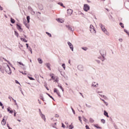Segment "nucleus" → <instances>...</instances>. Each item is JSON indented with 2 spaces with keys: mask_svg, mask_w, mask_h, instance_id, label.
<instances>
[{
  "mask_svg": "<svg viewBox=\"0 0 129 129\" xmlns=\"http://www.w3.org/2000/svg\"><path fill=\"white\" fill-rule=\"evenodd\" d=\"M5 71L6 73L9 74V75H11L12 74V70H11V68H10V66L8 63H5Z\"/></svg>",
  "mask_w": 129,
  "mask_h": 129,
  "instance_id": "nucleus-1",
  "label": "nucleus"
},
{
  "mask_svg": "<svg viewBox=\"0 0 129 129\" xmlns=\"http://www.w3.org/2000/svg\"><path fill=\"white\" fill-rule=\"evenodd\" d=\"M8 117H9L8 116H4L1 123L2 124H3V125H6V123H7V122L6 121V120H7V119H8Z\"/></svg>",
  "mask_w": 129,
  "mask_h": 129,
  "instance_id": "nucleus-2",
  "label": "nucleus"
},
{
  "mask_svg": "<svg viewBox=\"0 0 129 129\" xmlns=\"http://www.w3.org/2000/svg\"><path fill=\"white\" fill-rule=\"evenodd\" d=\"M89 10H90V6H89L87 4H84V11H85V12H88V11H89Z\"/></svg>",
  "mask_w": 129,
  "mask_h": 129,
  "instance_id": "nucleus-3",
  "label": "nucleus"
},
{
  "mask_svg": "<svg viewBox=\"0 0 129 129\" xmlns=\"http://www.w3.org/2000/svg\"><path fill=\"white\" fill-rule=\"evenodd\" d=\"M68 45L69 46V47L70 48L71 51L73 52L74 51V47L73 46V44L71 43L70 41L68 42Z\"/></svg>",
  "mask_w": 129,
  "mask_h": 129,
  "instance_id": "nucleus-4",
  "label": "nucleus"
},
{
  "mask_svg": "<svg viewBox=\"0 0 129 129\" xmlns=\"http://www.w3.org/2000/svg\"><path fill=\"white\" fill-rule=\"evenodd\" d=\"M100 54L101 55L102 57L106 56V51L104 49H102L100 51Z\"/></svg>",
  "mask_w": 129,
  "mask_h": 129,
  "instance_id": "nucleus-5",
  "label": "nucleus"
},
{
  "mask_svg": "<svg viewBox=\"0 0 129 129\" xmlns=\"http://www.w3.org/2000/svg\"><path fill=\"white\" fill-rule=\"evenodd\" d=\"M16 28L17 30H19L20 32H23V28H22V26H21V25H19L18 24H17Z\"/></svg>",
  "mask_w": 129,
  "mask_h": 129,
  "instance_id": "nucleus-6",
  "label": "nucleus"
},
{
  "mask_svg": "<svg viewBox=\"0 0 129 129\" xmlns=\"http://www.w3.org/2000/svg\"><path fill=\"white\" fill-rule=\"evenodd\" d=\"M90 31L91 33H92L93 32H95V33H96L95 29H94V27L93 26V25H90Z\"/></svg>",
  "mask_w": 129,
  "mask_h": 129,
  "instance_id": "nucleus-7",
  "label": "nucleus"
},
{
  "mask_svg": "<svg viewBox=\"0 0 129 129\" xmlns=\"http://www.w3.org/2000/svg\"><path fill=\"white\" fill-rule=\"evenodd\" d=\"M5 70H6V66L5 67H1L0 66V71L4 74L5 73Z\"/></svg>",
  "mask_w": 129,
  "mask_h": 129,
  "instance_id": "nucleus-8",
  "label": "nucleus"
},
{
  "mask_svg": "<svg viewBox=\"0 0 129 129\" xmlns=\"http://www.w3.org/2000/svg\"><path fill=\"white\" fill-rule=\"evenodd\" d=\"M78 69L80 71H83L84 68L83 67V66L82 65H79L78 66Z\"/></svg>",
  "mask_w": 129,
  "mask_h": 129,
  "instance_id": "nucleus-9",
  "label": "nucleus"
},
{
  "mask_svg": "<svg viewBox=\"0 0 129 129\" xmlns=\"http://www.w3.org/2000/svg\"><path fill=\"white\" fill-rule=\"evenodd\" d=\"M67 13L69 16H71L72 15V13H73V10L72 9H68Z\"/></svg>",
  "mask_w": 129,
  "mask_h": 129,
  "instance_id": "nucleus-10",
  "label": "nucleus"
},
{
  "mask_svg": "<svg viewBox=\"0 0 129 129\" xmlns=\"http://www.w3.org/2000/svg\"><path fill=\"white\" fill-rule=\"evenodd\" d=\"M96 83L95 82H94L92 83L91 85V87H98V83H97L96 85Z\"/></svg>",
  "mask_w": 129,
  "mask_h": 129,
  "instance_id": "nucleus-11",
  "label": "nucleus"
},
{
  "mask_svg": "<svg viewBox=\"0 0 129 129\" xmlns=\"http://www.w3.org/2000/svg\"><path fill=\"white\" fill-rule=\"evenodd\" d=\"M66 27L69 30V31H71V32L74 31V30H73L72 28H71L70 25H66Z\"/></svg>",
  "mask_w": 129,
  "mask_h": 129,
  "instance_id": "nucleus-12",
  "label": "nucleus"
},
{
  "mask_svg": "<svg viewBox=\"0 0 129 129\" xmlns=\"http://www.w3.org/2000/svg\"><path fill=\"white\" fill-rule=\"evenodd\" d=\"M99 26L100 27L102 31H103V30H104V29H105V27H104V25H103L102 24L100 23L99 24Z\"/></svg>",
  "mask_w": 129,
  "mask_h": 129,
  "instance_id": "nucleus-13",
  "label": "nucleus"
},
{
  "mask_svg": "<svg viewBox=\"0 0 129 129\" xmlns=\"http://www.w3.org/2000/svg\"><path fill=\"white\" fill-rule=\"evenodd\" d=\"M46 67L49 69V70H51V64L49 63H47L45 64Z\"/></svg>",
  "mask_w": 129,
  "mask_h": 129,
  "instance_id": "nucleus-14",
  "label": "nucleus"
},
{
  "mask_svg": "<svg viewBox=\"0 0 129 129\" xmlns=\"http://www.w3.org/2000/svg\"><path fill=\"white\" fill-rule=\"evenodd\" d=\"M103 32H104V33H105V34H106V35L107 36H109V33H108L106 29H104Z\"/></svg>",
  "mask_w": 129,
  "mask_h": 129,
  "instance_id": "nucleus-15",
  "label": "nucleus"
},
{
  "mask_svg": "<svg viewBox=\"0 0 129 129\" xmlns=\"http://www.w3.org/2000/svg\"><path fill=\"white\" fill-rule=\"evenodd\" d=\"M57 86L58 87H59V88H60L62 90V92H64V88L62 87V86L61 85V84H58Z\"/></svg>",
  "mask_w": 129,
  "mask_h": 129,
  "instance_id": "nucleus-16",
  "label": "nucleus"
},
{
  "mask_svg": "<svg viewBox=\"0 0 129 129\" xmlns=\"http://www.w3.org/2000/svg\"><path fill=\"white\" fill-rule=\"evenodd\" d=\"M10 108H11L10 107H9L7 108V111H8V112H9V113H14V110H10Z\"/></svg>",
  "mask_w": 129,
  "mask_h": 129,
  "instance_id": "nucleus-17",
  "label": "nucleus"
},
{
  "mask_svg": "<svg viewBox=\"0 0 129 129\" xmlns=\"http://www.w3.org/2000/svg\"><path fill=\"white\" fill-rule=\"evenodd\" d=\"M104 115H105V116H106L107 117H109V116L108 115V113L105 110L104 111Z\"/></svg>",
  "mask_w": 129,
  "mask_h": 129,
  "instance_id": "nucleus-18",
  "label": "nucleus"
},
{
  "mask_svg": "<svg viewBox=\"0 0 129 129\" xmlns=\"http://www.w3.org/2000/svg\"><path fill=\"white\" fill-rule=\"evenodd\" d=\"M37 60L39 64H43V60L41 58H38Z\"/></svg>",
  "mask_w": 129,
  "mask_h": 129,
  "instance_id": "nucleus-19",
  "label": "nucleus"
},
{
  "mask_svg": "<svg viewBox=\"0 0 129 129\" xmlns=\"http://www.w3.org/2000/svg\"><path fill=\"white\" fill-rule=\"evenodd\" d=\"M40 116H41V118H42L44 121H46V117L45 116V115H44V114L40 115Z\"/></svg>",
  "mask_w": 129,
  "mask_h": 129,
  "instance_id": "nucleus-20",
  "label": "nucleus"
},
{
  "mask_svg": "<svg viewBox=\"0 0 129 129\" xmlns=\"http://www.w3.org/2000/svg\"><path fill=\"white\" fill-rule=\"evenodd\" d=\"M39 98H40V99H41V100H42L43 101H44V97L43 96V94H40L39 95Z\"/></svg>",
  "mask_w": 129,
  "mask_h": 129,
  "instance_id": "nucleus-21",
  "label": "nucleus"
},
{
  "mask_svg": "<svg viewBox=\"0 0 129 129\" xmlns=\"http://www.w3.org/2000/svg\"><path fill=\"white\" fill-rule=\"evenodd\" d=\"M11 23H12V24H15L16 23V20H15V19H14L12 18H11Z\"/></svg>",
  "mask_w": 129,
  "mask_h": 129,
  "instance_id": "nucleus-22",
  "label": "nucleus"
},
{
  "mask_svg": "<svg viewBox=\"0 0 129 129\" xmlns=\"http://www.w3.org/2000/svg\"><path fill=\"white\" fill-rule=\"evenodd\" d=\"M49 76L51 77V79L55 80V78L54 77V74H50Z\"/></svg>",
  "mask_w": 129,
  "mask_h": 129,
  "instance_id": "nucleus-23",
  "label": "nucleus"
},
{
  "mask_svg": "<svg viewBox=\"0 0 129 129\" xmlns=\"http://www.w3.org/2000/svg\"><path fill=\"white\" fill-rule=\"evenodd\" d=\"M21 41H23V42H25V43H28V40H27L26 39L23 38H20Z\"/></svg>",
  "mask_w": 129,
  "mask_h": 129,
  "instance_id": "nucleus-24",
  "label": "nucleus"
},
{
  "mask_svg": "<svg viewBox=\"0 0 129 129\" xmlns=\"http://www.w3.org/2000/svg\"><path fill=\"white\" fill-rule=\"evenodd\" d=\"M3 59H4V60L5 61H6V62H8V64H9V65H10V66H12V63H11V62L9 60H7V59L5 58L4 57H3Z\"/></svg>",
  "mask_w": 129,
  "mask_h": 129,
  "instance_id": "nucleus-25",
  "label": "nucleus"
},
{
  "mask_svg": "<svg viewBox=\"0 0 129 129\" xmlns=\"http://www.w3.org/2000/svg\"><path fill=\"white\" fill-rule=\"evenodd\" d=\"M56 21H57V22L58 23H60L61 24H62V23H63V20H62L60 18H58V19H56Z\"/></svg>",
  "mask_w": 129,
  "mask_h": 129,
  "instance_id": "nucleus-26",
  "label": "nucleus"
},
{
  "mask_svg": "<svg viewBox=\"0 0 129 129\" xmlns=\"http://www.w3.org/2000/svg\"><path fill=\"white\" fill-rule=\"evenodd\" d=\"M46 94H47V95H48V96H49V97H50V98H51V99H53L54 100V101H55V99H54V98H53V97H52V96L49 95V93H46Z\"/></svg>",
  "mask_w": 129,
  "mask_h": 129,
  "instance_id": "nucleus-27",
  "label": "nucleus"
},
{
  "mask_svg": "<svg viewBox=\"0 0 129 129\" xmlns=\"http://www.w3.org/2000/svg\"><path fill=\"white\" fill-rule=\"evenodd\" d=\"M101 100H102V101H103L104 103H105V104H106V106H107V105H108V103L106 102L105 101V100L100 98Z\"/></svg>",
  "mask_w": 129,
  "mask_h": 129,
  "instance_id": "nucleus-28",
  "label": "nucleus"
},
{
  "mask_svg": "<svg viewBox=\"0 0 129 129\" xmlns=\"http://www.w3.org/2000/svg\"><path fill=\"white\" fill-rule=\"evenodd\" d=\"M44 86L45 87V88L47 89V90H49V88L47 86V83L45 82L44 83Z\"/></svg>",
  "mask_w": 129,
  "mask_h": 129,
  "instance_id": "nucleus-29",
  "label": "nucleus"
},
{
  "mask_svg": "<svg viewBox=\"0 0 129 129\" xmlns=\"http://www.w3.org/2000/svg\"><path fill=\"white\" fill-rule=\"evenodd\" d=\"M89 121L91 123H93L94 122V120L92 118H90Z\"/></svg>",
  "mask_w": 129,
  "mask_h": 129,
  "instance_id": "nucleus-30",
  "label": "nucleus"
},
{
  "mask_svg": "<svg viewBox=\"0 0 129 129\" xmlns=\"http://www.w3.org/2000/svg\"><path fill=\"white\" fill-rule=\"evenodd\" d=\"M15 35L17 37V38L19 37V33L17 32V31H14Z\"/></svg>",
  "mask_w": 129,
  "mask_h": 129,
  "instance_id": "nucleus-31",
  "label": "nucleus"
},
{
  "mask_svg": "<svg viewBox=\"0 0 129 129\" xmlns=\"http://www.w3.org/2000/svg\"><path fill=\"white\" fill-rule=\"evenodd\" d=\"M58 5H59L60 7H62L63 8H65V6H64V5L62 3H58Z\"/></svg>",
  "mask_w": 129,
  "mask_h": 129,
  "instance_id": "nucleus-32",
  "label": "nucleus"
},
{
  "mask_svg": "<svg viewBox=\"0 0 129 129\" xmlns=\"http://www.w3.org/2000/svg\"><path fill=\"white\" fill-rule=\"evenodd\" d=\"M27 22L28 23H30V18L29 16H27Z\"/></svg>",
  "mask_w": 129,
  "mask_h": 129,
  "instance_id": "nucleus-33",
  "label": "nucleus"
},
{
  "mask_svg": "<svg viewBox=\"0 0 129 129\" xmlns=\"http://www.w3.org/2000/svg\"><path fill=\"white\" fill-rule=\"evenodd\" d=\"M109 20H111V21H114V19H113V17H112V16L110 15L109 16Z\"/></svg>",
  "mask_w": 129,
  "mask_h": 129,
  "instance_id": "nucleus-34",
  "label": "nucleus"
},
{
  "mask_svg": "<svg viewBox=\"0 0 129 129\" xmlns=\"http://www.w3.org/2000/svg\"><path fill=\"white\" fill-rule=\"evenodd\" d=\"M119 25L120 26V27L121 28H122L123 29V28H124V26L123 25V24L121 22L119 23Z\"/></svg>",
  "mask_w": 129,
  "mask_h": 129,
  "instance_id": "nucleus-35",
  "label": "nucleus"
},
{
  "mask_svg": "<svg viewBox=\"0 0 129 129\" xmlns=\"http://www.w3.org/2000/svg\"><path fill=\"white\" fill-rule=\"evenodd\" d=\"M59 92V91H58V90H57V89L56 88H54V90H53V92L54 93H57Z\"/></svg>",
  "mask_w": 129,
  "mask_h": 129,
  "instance_id": "nucleus-36",
  "label": "nucleus"
},
{
  "mask_svg": "<svg viewBox=\"0 0 129 129\" xmlns=\"http://www.w3.org/2000/svg\"><path fill=\"white\" fill-rule=\"evenodd\" d=\"M46 34L47 35L48 37H52V35L51 34V33L46 32Z\"/></svg>",
  "mask_w": 129,
  "mask_h": 129,
  "instance_id": "nucleus-37",
  "label": "nucleus"
},
{
  "mask_svg": "<svg viewBox=\"0 0 129 129\" xmlns=\"http://www.w3.org/2000/svg\"><path fill=\"white\" fill-rule=\"evenodd\" d=\"M82 49L83 50H84V51H87V50H88V48L86 47H82Z\"/></svg>",
  "mask_w": 129,
  "mask_h": 129,
  "instance_id": "nucleus-38",
  "label": "nucleus"
},
{
  "mask_svg": "<svg viewBox=\"0 0 129 129\" xmlns=\"http://www.w3.org/2000/svg\"><path fill=\"white\" fill-rule=\"evenodd\" d=\"M29 51H30V52H31V54H33V51L32 50V48H31V47H29L28 49Z\"/></svg>",
  "mask_w": 129,
  "mask_h": 129,
  "instance_id": "nucleus-39",
  "label": "nucleus"
},
{
  "mask_svg": "<svg viewBox=\"0 0 129 129\" xmlns=\"http://www.w3.org/2000/svg\"><path fill=\"white\" fill-rule=\"evenodd\" d=\"M31 15H35L36 13H35V11H34V10L32 9V11L31 10Z\"/></svg>",
  "mask_w": 129,
  "mask_h": 129,
  "instance_id": "nucleus-40",
  "label": "nucleus"
},
{
  "mask_svg": "<svg viewBox=\"0 0 129 129\" xmlns=\"http://www.w3.org/2000/svg\"><path fill=\"white\" fill-rule=\"evenodd\" d=\"M71 108L73 111V113L74 114H75V110H74V109H73V108L72 107V106L71 107Z\"/></svg>",
  "mask_w": 129,
  "mask_h": 129,
  "instance_id": "nucleus-41",
  "label": "nucleus"
},
{
  "mask_svg": "<svg viewBox=\"0 0 129 129\" xmlns=\"http://www.w3.org/2000/svg\"><path fill=\"white\" fill-rule=\"evenodd\" d=\"M83 119L84 121H85V122H87L88 120H87V119H86V118L83 117Z\"/></svg>",
  "mask_w": 129,
  "mask_h": 129,
  "instance_id": "nucleus-42",
  "label": "nucleus"
},
{
  "mask_svg": "<svg viewBox=\"0 0 129 129\" xmlns=\"http://www.w3.org/2000/svg\"><path fill=\"white\" fill-rule=\"evenodd\" d=\"M99 95L100 96H101V97H103V98H105V97H106V96H105V95H101V94H99Z\"/></svg>",
  "mask_w": 129,
  "mask_h": 129,
  "instance_id": "nucleus-43",
  "label": "nucleus"
},
{
  "mask_svg": "<svg viewBox=\"0 0 129 129\" xmlns=\"http://www.w3.org/2000/svg\"><path fill=\"white\" fill-rule=\"evenodd\" d=\"M101 121L102 123H105V120L104 119H102L101 120Z\"/></svg>",
  "mask_w": 129,
  "mask_h": 129,
  "instance_id": "nucleus-44",
  "label": "nucleus"
},
{
  "mask_svg": "<svg viewBox=\"0 0 129 129\" xmlns=\"http://www.w3.org/2000/svg\"><path fill=\"white\" fill-rule=\"evenodd\" d=\"M29 79H30V80H35V79H34V78L33 77H28Z\"/></svg>",
  "mask_w": 129,
  "mask_h": 129,
  "instance_id": "nucleus-45",
  "label": "nucleus"
},
{
  "mask_svg": "<svg viewBox=\"0 0 129 129\" xmlns=\"http://www.w3.org/2000/svg\"><path fill=\"white\" fill-rule=\"evenodd\" d=\"M61 66L63 68L64 70H65V68H66V66H65V63H62Z\"/></svg>",
  "mask_w": 129,
  "mask_h": 129,
  "instance_id": "nucleus-46",
  "label": "nucleus"
},
{
  "mask_svg": "<svg viewBox=\"0 0 129 129\" xmlns=\"http://www.w3.org/2000/svg\"><path fill=\"white\" fill-rule=\"evenodd\" d=\"M86 106L87 107H88V108H91V105H88V104H86Z\"/></svg>",
  "mask_w": 129,
  "mask_h": 129,
  "instance_id": "nucleus-47",
  "label": "nucleus"
},
{
  "mask_svg": "<svg viewBox=\"0 0 129 129\" xmlns=\"http://www.w3.org/2000/svg\"><path fill=\"white\" fill-rule=\"evenodd\" d=\"M69 126H70V128H69L70 129L74 128V126L73 125H70Z\"/></svg>",
  "mask_w": 129,
  "mask_h": 129,
  "instance_id": "nucleus-48",
  "label": "nucleus"
},
{
  "mask_svg": "<svg viewBox=\"0 0 129 129\" xmlns=\"http://www.w3.org/2000/svg\"><path fill=\"white\" fill-rule=\"evenodd\" d=\"M94 126H95V127H96V128H101V127H100V126H99L98 125H94Z\"/></svg>",
  "mask_w": 129,
  "mask_h": 129,
  "instance_id": "nucleus-49",
  "label": "nucleus"
},
{
  "mask_svg": "<svg viewBox=\"0 0 129 129\" xmlns=\"http://www.w3.org/2000/svg\"><path fill=\"white\" fill-rule=\"evenodd\" d=\"M28 9L30 10V11H33V9L32 8V7L31 6H28Z\"/></svg>",
  "mask_w": 129,
  "mask_h": 129,
  "instance_id": "nucleus-50",
  "label": "nucleus"
},
{
  "mask_svg": "<svg viewBox=\"0 0 129 129\" xmlns=\"http://www.w3.org/2000/svg\"><path fill=\"white\" fill-rule=\"evenodd\" d=\"M17 63H18V64H19L20 65H21L22 66H25V64H23V63L21 62L18 61Z\"/></svg>",
  "mask_w": 129,
  "mask_h": 129,
  "instance_id": "nucleus-51",
  "label": "nucleus"
},
{
  "mask_svg": "<svg viewBox=\"0 0 129 129\" xmlns=\"http://www.w3.org/2000/svg\"><path fill=\"white\" fill-rule=\"evenodd\" d=\"M105 56H102V58H101V60L102 61V62H103V61L105 60Z\"/></svg>",
  "mask_w": 129,
  "mask_h": 129,
  "instance_id": "nucleus-52",
  "label": "nucleus"
},
{
  "mask_svg": "<svg viewBox=\"0 0 129 129\" xmlns=\"http://www.w3.org/2000/svg\"><path fill=\"white\" fill-rule=\"evenodd\" d=\"M19 89H20V91H21L22 94H23V95H24V93L23 92V90H22V88L20 87Z\"/></svg>",
  "mask_w": 129,
  "mask_h": 129,
  "instance_id": "nucleus-53",
  "label": "nucleus"
},
{
  "mask_svg": "<svg viewBox=\"0 0 129 129\" xmlns=\"http://www.w3.org/2000/svg\"><path fill=\"white\" fill-rule=\"evenodd\" d=\"M56 94L58 95V96H59V97H61V95L59 91L58 92V93H56Z\"/></svg>",
  "mask_w": 129,
  "mask_h": 129,
  "instance_id": "nucleus-54",
  "label": "nucleus"
},
{
  "mask_svg": "<svg viewBox=\"0 0 129 129\" xmlns=\"http://www.w3.org/2000/svg\"><path fill=\"white\" fill-rule=\"evenodd\" d=\"M20 73H22L23 75H27V73H24L23 72L19 71Z\"/></svg>",
  "mask_w": 129,
  "mask_h": 129,
  "instance_id": "nucleus-55",
  "label": "nucleus"
},
{
  "mask_svg": "<svg viewBox=\"0 0 129 129\" xmlns=\"http://www.w3.org/2000/svg\"><path fill=\"white\" fill-rule=\"evenodd\" d=\"M61 127L65 128V125L63 123H61Z\"/></svg>",
  "mask_w": 129,
  "mask_h": 129,
  "instance_id": "nucleus-56",
  "label": "nucleus"
},
{
  "mask_svg": "<svg viewBox=\"0 0 129 129\" xmlns=\"http://www.w3.org/2000/svg\"><path fill=\"white\" fill-rule=\"evenodd\" d=\"M79 120H80V122H82V120L81 119V116H79Z\"/></svg>",
  "mask_w": 129,
  "mask_h": 129,
  "instance_id": "nucleus-57",
  "label": "nucleus"
},
{
  "mask_svg": "<svg viewBox=\"0 0 129 129\" xmlns=\"http://www.w3.org/2000/svg\"><path fill=\"white\" fill-rule=\"evenodd\" d=\"M124 32L125 33H126L127 34L129 33L128 31H127V30H126V29H124Z\"/></svg>",
  "mask_w": 129,
  "mask_h": 129,
  "instance_id": "nucleus-58",
  "label": "nucleus"
},
{
  "mask_svg": "<svg viewBox=\"0 0 129 129\" xmlns=\"http://www.w3.org/2000/svg\"><path fill=\"white\" fill-rule=\"evenodd\" d=\"M51 126H52V127H54V128H57V127H56V126H55V124H52Z\"/></svg>",
  "mask_w": 129,
  "mask_h": 129,
  "instance_id": "nucleus-59",
  "label": "nucleus"
},
{
  "mask_svg": "<svg viewBox=\"0 0 129 129\" xmlns=\"http://www.w3.org/2000/svg\"><path fill=\"white\" fill-rule=\"evenodd\" d=\"M26 45L27 49H29V48H30V47H29V44L26 43Z\"/></svg>",
  "mask_w": 129,
  "mask_h": 129,
  "instance_id": "nucleus-60",
  "label": "nucleus"
},
{
  "mask_svg": "<svg viewBox=\"0 0 129 129\" xmlns=\"http://www.w3.org/2000/svg\"><path fill=\"white\" fill-rule=\"evenodd\" d=\"M15 83H16V84H20V82H19V81H18V80H15Z\"/></svg>",
  "mask_w": 129,
  "mask_h": 129,
  "instance_id": "nucleus-61",
  "label": "nucleus"
},
{
  "mask_svg": "<svg viewBox=\"0 0 129 129\" xmlns=\"http://www.w3.org/2000/svg\"><path fill=\"white\" fill-rule=\"evenodd\" d=\"M25 26L26 28H27V29H30V26L29 25H28L27 24H25Z\"/></svg>",
  "mask_w": 129,
  "mask_h": 129,
  "instance_id": "nucleus-62",
  "label": "nucleus"
},
{
  "mask_svg": "<svg viewBox=\"0 0 129 129\" xmlns=\"http://www.w3.org/2000/svg\"><path fill=\"white\" fill-rule=\"evenodd\" d=\"M85 127L86 128V129H90V128H89V126H88V125H86Z\"/></svg>",
  "mask_w": 129,
  "mask_h": 129,
  "instance_id": "nucleus-63",
  "label": "nucleus"
},
{
  "mask_svg": "<svg viewBox=\"0 0 129 129\" xmlns=\"http://www.w3.org/2000/svg\"><path fill=\"white\" fill-rule=\"evenodd\" d=\"M55 117H59V115L57 114H56L55 115Z\"/></svg>",
  "mask_w": 129,
  "mask_h": 129,
  "instance_id": "nucleus-64",
  "label": "nucleus"
}]
</instances>
